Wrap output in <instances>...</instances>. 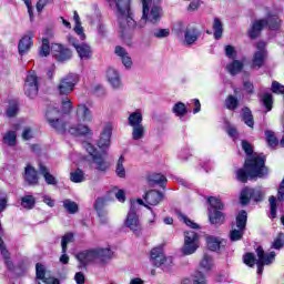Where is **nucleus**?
Segmentation results:
<instances>
[{"instance_id": "26", "label": "nucleus", "mask_w": 284, "mask_h": 284, "mask_svg": "<svg viewBox=\"0 0 284 284\" xmlns=\"http://www.w3.org/2000/svg\"><path fill=\"white\" fill-rule=\"evenodd\" d=\"M114 54L116 58L120 59V61H122V64L124 65V68H126V70H130V68H132V57H130V53L125 48L116 45L114 49Z\"/></svg>"}, {"instance_id": "49", "label": "nucleus", "mask_w": 284, "mask_h": 284, "mask_svg": "<svg viewBox=\"0 0 284 284\" xmlns=\"http://www.w3.org/2000/svg\"><path fill=\"white\" fill-rule=\"evenodd\" d=\"M72 241H74V235L72 233H67L64 236H62V241H61L62 254H65V252H68V244L72 243Z\"/></svg>"}, {"instance_id": "27", "label": "nucleus", "mask_w": 284, "mask_h": 284, "mask_svg": "<svg viewBox=\"0 0 284 284\" xmlns=\"http://www.w3.org/2000/svg\"><path fill=\"white\" fill-rule=\"evenodd\" d=\"M165 261V253H163V246H156L151 250V263L155 265V267H161L164 265Z\"/></svg>"}, {"instance_id": "2", "label": "nucleus", "mask_w": 284, "mask_h": 284, "mask_svg": "<svg viewBox=\"0 0 284 284\" xmlns=\"http://www.w3.org/2000/svg\"><path fill=\"white\" fill-rule=\"evenodd\" d=\"M244 169L237 170V181L247 183V179H263L267 176V168H265V156L254 153L244 163Z\"/></svg>"}, {"instance_id": "43", "label": "nucleus", "mask_w": 284, "mask_h": 284, "mask_svg": "<svg viewBox=\"0 0 284 284\" xmlns=\"http://www.w3.org/2000/svg\"><path fill=\"white\" fill-rule=\"evenodd\" d=\"M172 112L175 116H185L187 114V106L183 102H178L172 106Z\"/></svg>"}, {"instance_id": "58", "label": "nucleus", "mask_w": 284, "mask_h": 284, "mask_svg": "<svg viewBox=\"0 0 284 284\" xmlns=\"http://www.w3.org/2000/svg\"><path fill=\"white\" fill-rule=\"evenodd\" d=\"M54 3V0H38L36 4L37 12H43V8L47 6H52Z\"/></svg>"}, {"instance_id": "55", "label": "nucleus", "mask_w": 284, "mask_h": 284, "mask_svg": "<svg viewBox=\"0 0 284 284\" xmlns=\"http://www.w3.org/2000/svg\"><path fill=\"white\" fill-rule=\"evenodd\" d=\"M18 112H19V104H17V101H11L9 103V108L7 109V116L9 118L17 116Z\"/></svg>"}, {"instance_id": "38", "label": "nucleus", "mask_w": 284, "mask_h": 284, "mask_svg": "<svg viewBox=\"0 0 284 284\" xmlns=\"http://www.w3.org/2000/svg\"><path fill=\"white\" fill-rule=\"evenodd\" d=\"M242 121H244L245 125L248 128H254V115H252L250 108L242 109Z\"/></svg>"}, {"instance_id": "23", "label": "nucleus", "mask_w": 284, "mask_h": 284, "mask_svg": "<svg viewBox=\"0 0 284 284\" xmlns=\"http://www.w3.org/2000/svg\"><path fill=\"white\" fill-rule=\"evenodd\" d=\"M75 258L80 263V267H88L90 263H94L97 261V254L94 248L93 250H85L75 255Z\"/></svg>"}, {"instance_id": "37", "label": "nucleus", "mask_w": 284, "mask_h": 284, "mask_svg": "<svg viewBox=\"0 0 284 284\" xmlns=\"http://www.w3.org/2000/svg\"><path fill=\"white\" fill-rule=\"evenodd\" d=\"M132 128V139L133 141H141V139L145 138V126L143 124H140L138 126H131Z\"/></svg>"}, {"instance_id": "34", "label": "nucleus", "mask_w": 284, "mask_h": 284, "mask_svg": "<svg viewBox=\"0 0 284 284\" xmlns=\"http://www.w3.org/2000/svg\"><path fill=\"white\" fill-rule=\"evenodd\" d=\"M73 21L75 23L73 28L75 34H78L82 41H85V33L83 32V27L81 26V18L77 11L73 12Z\"/></svg>"}, {"instance_id": "30", "label": "nucleus", "mask_w": 284, "mask_h": 284, "mask_svg": "<svg viewBox=\"0 0 284 284\" xmlns=\"http://www.w3.org/2000/svg\"><path fill=\"white\" fill-rule=\"evenodd\" d=\"M95 252V261H99L102 263V265H105V263H110L112 260V250L110 248H103V247H97L94 248Z\"/></svg>"}, {"instance_id": "60", "label": "nucleus", "mask_w": 284, "mask_h": 284, "mask_svg": "<svg viewBox=\"0 0 284 284\" xmlns=\"http://www.w3.org/2000/svg\"><path fill=\"white\" fill-rule=\"evenodd\" d=\"M242 150H244L245 154H247V156H252L254 150L252 149V144H250V142L243 140L242 141Z\"/></svg>"}, {"instance_id": "36", "label": "nucleus", "mask_w": 284, "mask_h": 284, "mask_svg": "<svg viewBox=\"0 0 284 284\" xmlns=\"http://www.w3.org/2000/svg\"><path fill=\"white\" fill-rule=\"evenodd\" d=\"M70 181L72 183H84L87 181L85 172L81 169H77L70 173Z\"/></svg>"}, {"instance_id": "7", "label": "nucleus", "mask_w": 284, "mask_h": 284, "mask_svg": "<svg viewBox=\"0 0 284 284\" xmlns=\"http://www.w3.org/2000/svg\"><path fill=\"white\" fill-rule=\"evenodd\" d=\"M266 26H267V28H270V30H278V28L281 26V20H278V16H270L266 20L265 19L255 20L252 23L251 29L248 30V37L251 39H256V37H258V34H261V31Z\"/></svg>"}, {"instance_id": "62", "label": "nucleus", "mask_w": 284, "mask_h": 284, "mask_svg": "<svg viewBox=\"0 0 284 284\" xmlns=\"http://www.w3.org/2000/svg\"><path fill=\"white\" fill-rule=\"evenodd\" d=\"M32 136H34V133L32 132V129L26 128L22 132V139L24 141H30V139H32Z\"/></svg>"}, {"instance_id": "29", "label": "nucleus", "mask_w": 284, "mask_h": 284, "mask_svg": "<svg viewBox=\"0 0 284 284\" xmlns=\"http://www.w3.org/2000/svg\"><path fill=\"white\" fill-rule=\"evenodd\" d=\"M106 79L110 85H112V88H114L115 90H119V88H121V75H119V71H116V69L112 67L109 68L106 70Z\"/></svg>"}, {"instance_id": "10", "label": "nucleus", "mask_w": 284, "mask_h": 284, "mask_svg": "<svg viewBox=\"0 0 284 284\" xmlns=\"http://www.w3.org/2000/svg\"><path fill=\"white\" fill-rule=\"evenodd\" d=\"M79 83V75L75 73H69L62 77L57 85V92L63 97H68V94H72L74 92V88Z\"/></svg>"}, {"instance_id": "12", "label": "nucleus", "mask_w": 284, "mask_h": 284, "mask_svg": "<svg viewBox=\"0 0 284 284\" xmlns=\"http://www.w3.org/2000/svg\"><path fill=\"white\" fill-rule=\"evenodd\" d=\"M201 245L200 236L194 231H185L184 232V245L182 247V253L185 256H190L194 254L196 250H199Z\"/></svg>"}, {"instance_id": "17", "label": "nucleus", "mask_w": 284, "mask_h": 284, "mask_svg": "<svg viewBox=\"0 0 284 284\" xmlns=\"http://www.w3.org/2000/svg\"><path fill=\"white\" fill-rule=\"evenodd\" d=\"M69 42L71 45H73V48H75L81 61H88V59H92V49L90 45L85 43H77V39L73 37H69Z\"/></svg>"}, {"instance_id": "39", "label": "nucleus", "mask_w": 284, "mask_h": 284, "mask_svg": "<svg viewBox=\"0 0 284 284\" xmlns=\"http://www.w3.org/2000/svg\"><path fill=\"white\" fill-rule=\"evenodd\" d=\"M226 70L227 72H230V74H232V77H234L239 74L241 70H243V62L239 60H234L233 62L226 65Z\"/></svg>"}, {"instance_id": "5", "label": "nucleus", "mask_w": 284, "mask_h": 284, "mask_svg": "<svg viewBox=\"0 0 284 284\" xmlns=\"http://www.w3.org/2000/svg\"><path fill=\"white\" fill-rule=\"evenodd\" d=\"M139 205H143V200H131V206L124 221L125 227H128L136 236L141 234L142 230L141 221L139 220V215L136 214V212H139Z\"/></svg>"}, {"instance_id": "16", "label": "nucleus", "mask_w": 284, "mask_h": 284, "mask_svg": "<svg viewBox=\"0 0 284 284\" xmlns=\"http://www.w3.org/2000/svg\"><path fill=\"white\" fill-rule=\"evenodd\" d=\"M265 42L260 41L256 44V51L253 54L252 65L253 68H263L265 63V58L267 57V51L265 50Z\"/></svg>"}, {"instance_id": "6", "label": "nucleus", "mask_w": 284, "mask_h": 284, "mask_svg": "<svg viewBox=\"0 0 284 284\" xmlns=\"http://www.w3.org/2000/svg\"><path fill=\"white\" fill-rule=\"evenodd\" d=\"M84 150H87L88 154L91 156V163L98 172H106L110 170V162L105 159V156H108L106 151L100 153L91 143H84Z\"/></svg>"}, {"instance_id": "15", "label": "nucleus", "mask_w": 284, "mask_h": 284, "mask_svg": "<svg viewBox=\"0 0 284 284\" xmlns=\"http://www.w3.org/2000/svg\"><path fill=\"white\" fill-rule=\"evenodd\" d=\"M251 199L253 201H263V191L261 189H244L240 195V203L247 205Z\"/></svg>"}, {"instance_id": "64", "label": "nucleus", "mask_w": 284, "mask_h": 284, "mask_svg": "<svg viewBox=\"0 0 284 284\" xmlns=\"http://www.w3.org/2000/svg\"><path fill=\"white\" fill-rule=\"evenodd\" d=\"M74 278H75V282H77L78 284H83V283H85V276H84L83 273H81V272L77 273L75 276H74Z\"/></svg>"}, {"instance_id": "41", "label": "nucleus", "mask_w": 284, "mask_h": 284, "mask_svg": "<svg viewBox=\"0 0 284 284\" xmlns=\"http://www.w3.org/2000/svg\"><path fill=\"white\" fill-rule=\"evenodd\" d=\"M213 37L214 39H221L223 37V22L219 18L213 19Z\"/></svg>"}, {"instance_id": "54", "label": "nucleus", "mask_w": 284, "mask_h": 284, "mask_svg": "<svg viewBox=\"0 0 284 284\" xmlns=\"http://www.w3.org/2000/svg\"><path fill=\"white\" fill-rule=\"evenodd\" d=\"M40 57H48L50 54V40L42 39V45L39 51Z\"/></svg>"}, {"instance_id": "3", "label": "nucleus", "mask_w": 284, "mask_h": 284, "mask_svg": "<svg viewBox=\"0 0 284 284\" xmlns=\"http://www.w3.org/2000/svg\"><path fill=\"white\" fill-rule=\"evenodd\" d=\"M108 2L111 8H115L116 10L122 32H128V30H132L136 26V22L130 14V0H108Z\"/></svg>"}, {"instance_id": "52", "label": "nucleus", "mask_w": 284, "mask_h": 284, "mask_svg": "<svg viewBox=\"0 0 284 284\" xmlns=\"http://www.w3.org/2000/svg\"><path fill=\"white\" fill-rule=\"evenodd\" d=\"M4 143L7 145H16L17 144V133L14 131H9L4 136H3Z\"/></svg>"}, {"instance_id": "59", "label": "nucleus", "mask_w": 284, "mask_h": 284, "mask_svg": "<svg viewBox=\"0 0 284 284\" xmlns=\"http://www.w3.org/2000/svg\"><path fill=\"white\" fill-rule=\"evenodd\" d=\"M224 50L227 59H232V60L236 59V49L234 47L229 44L224 48Z\"/></svg>"}, {"instance_id": "45", "label": "nucleus", "mask_w": 284, "mask_h": 284, "mask_svg": "<svg viewBox=\"0 0 284 284\" xmlns=\"http://www.w3.org/2000/svg\"><path fill=\"white\" fill-rule=\"evenodd\" d=\"M37 203V200L32 195H24L21 197V205L24 210H32Z\"/></svg>"}, {"instance_id": "21", "label": "nucleus", "mask_w": 284, "mask_h": 284, "mask_svg": "<svg viewBox=\"0 0 284 284\" xmlns=\"http://www.w3.org/2000/svg\"><path fill=\"white\" fill-rule=\"evenodd\" d=\"M75 119L78 123H92L94 116L92 111L85 104H79L75 110Z\"/></svg>"}, {"instance_id": "35", "label": "nucleus", "mask_w": 284, "mask_h": 284, "mask_svg": "<svg viewBox=\"0 0 284 284\" xmlns=\"http://www.w3.org/2000/svg\"><path fill=\"white\" fill-rule=\"evenodd\" d=\"M39 170H40V174H42L48 185H57V179L54 178V175L50 173V170H48L45 165L40 164Z\"/></svg>"}, {"instance_id": "13", "label": "nucleus", "mask_w": 284, "mask_h": 284, "mask_svg": "<svg viewBox=\"0 0 284 284\" xmlns=\"http://www.w3.org/2000/svg\"><path fill=\"white\" fill-rule=\"evenodd\" d=\"M214 267V260L212 256L204 254L202 261L200 262L201 272H210ZM201 272L195 273L193 284H207L205 281V275Z\"/></svg>"}, {"instance_id": "61", "label": "nucleus", "mask_w": 284, "mask_h": 284, "mask_svg": "<svg viewBox=\"0 0 284 284\" xmlns=\"http://www.w3.org/2000/svg\"><path fill=\"white\" fill-rule=\"evenodd\" d=\"M182 220L184 221L185 225H187V227H191L192 230H199V224L187 219L185 215H182Z\"/></svg>"}, {"instance_id": "18", "label": "nucleus", "mask_w": 284, "mask_h": 284, "mask_svg": "<svg viewBox=\"0 0 284 284\" xmlns=\"http://www.w3.org/2000/svg\"><path fill=\"white\" fill-rule=\"evenodd\" d=\"M51 52L57 61H70L72 59V51L63 44L54 43L51 45Z\"/></svg>"}, {"instance_id": "56", "label": "nucleus", "mask_w": 284, "mask_h": 284, "mask_svg": "<svg viewBox=\"0 0 284 284\" xmlns=\"http://www.w3.org/2000/svg\"><path fill=\"white\" fill-rule=\"evenodd\" d=\"M266 141L271 148H276L278 145V140L274 135V132L272 131H266L265 132Z\"/></svg>"}, {"instance_id": "63", "label": "nucleus", "mask_w": 284, "mask_h": 284, "mask_svg": "<svg viewBox=\"0 0 284 284\" xmlns=\"http://www.w3.org/2000/svg\"><path fill=\"white\" fill-rule=\"evenodd\" d=\"M199 8H201V0H193L190 4H189V12H194L196 10H199Z\"/></svg>"}, {"instance_id": "44", "label": "nucleus", "mask_w": 284, "mask_h": 284, "mask_svg": "<svg viewBox=\"0 0 284 284\" xmlns=\"http://www.w3.org/2000/svg\"><path fill=\"white\" fill-rule=\"evenodd\" d=\"M63 207L69 214H77L79 212V204L70 199L63 201Z\"/></svg>"}, {"instance_id": "25", "label": "nucleus", "mask_w": 284, "mask_h": 284, "mask_svg": "<svg viewBox=\"0 0 284 284\" xmlns=\"http://www.w3.org/2000/svg\"><path fill=\"white\" fill-rule=\"evenodd\" d=\"M144 201L146 204L143 202V204L140 205H144L148 210H152L150 205H159V203L163 201V193L156 190H151L145 194Z\"/></svg>"}, {"instance_id": "24", "label": "nucleus", "mask_w": 284, "mask_h": 284, "mask_svg": "<svg viewBox=\"0 0 284 284\" xmlns=\"http://www.w3.org/2000/svg\"><path fill=\"white\" fill-rule=\"evenodd\" d=\"M34 38V34L29 33L27 36H23L21 40L18 42V52L20 57H26L30 50H32V45H34V42L32 39Z\"/></svg>"}, {"instance_id": "8", "label": "nucleus", "mask_w": 284, "mask_h": 284, "mask_svg": "<svg viewBox=\"0 0 284 284\" xmlns=\"http://www.w3.org/2000/svg\"><path fill=\"white\" fill-rule=\"evenodd\" d=\"M156 3H159V0H142V19H145L149 23L161 21V7Z\"/></svg>"}, {"instance_id": "22", "label": "nucleus", "mask_w": 284, "mask_h": 284, "mask_svg": "<svg viewBox=\"0 0 284 284\" xmlns=\"http://www.w3.org/2000/svg\"><path fill=\"white\" fill-rule=\"evenodd\" d=\"M36 274L37 278L42 281L44 284H59V280L50 276V273L45 271V266H43V264L38 263L36 265ZM38 284H41V282H38Z\"/></svg>"}, {"instance_id": "4", "label": "nucleus", "mask_w": 284, "mask_h": 284, "mask_svg": "<svg viewBox=\"0 0 284 284\" xmlns=\"http://www.w3.org/2000/svg\"><path fill=\"white\" fill-rule=\"evenodd\" d=\"M257 260L254 256V253H246L243 256V262L248 267H254L257 265V274H263L264 265H272V262L276 258V253L271 251L270 253H265L262 246L256 248Z\"/></svg>"}, {"instance_id": "19", "label": "nucleus", "mask_w": 284, "mask_h": 284, "mask_svg": "<svg viewBox=\"0 0 284 284\" xmlns=\"http://www.w3.org/2000/svg\"><path fill=\"white\" fill-rule=\"evenodd\" d=\"M280 202V203H284V178L280 184V187L277 190V199L276 196L272 195L270 199H268V203L271 205V213H270V219H276V210H277V205H276V202Z\"/></svg>"}, {"instance_id": "31", "label": "nucleus", "mask_w": 284, "mask_h": 284, "mask_svg": "<svg viewBox=\"0 0 284 284\" xmlns=\"http://www.w3.org/2000/svg\"><path fill=\"white\" fill-rule=\"evenodd\" d=\"M206 245L211 252H217L221 247H225V240L212 235L206 236Z\"/></svg>"}, {"instance_id": "33", "label": "nucleus", "mask_w": 284, "mask_h": 284, "mask_svg": "<svg viewBox=\"0 0 284 284\" xmlns=\"http://www.w3.org/2000/svg\"><path fill=\"white\" fill-rule=\"evenodd\" d=\"M128 123L130 128L143 125V113L139 110L130 113L128 118Z\"/></svg>"}, {"instance_id": "48", "label": "nucleus", "mask_w": 284, "mask_h": 284, "mask_svg": "<svg viewBox=\"0 0 284 284\" xmlns=\"http://www.w3.org/2000/svg\"><path fill=\"white\" fill-rule=\"evenodd\" d=\"M72 111V100L70 98H64L61 101V114H70Z\"/></svg>"}, {"instance_id": "47", "label": "nucleus", "mask_w": 284, "mask_h": 284, "mask_svg": "<svg viewBox=\"0 0 284 284\" xmlns=\"http://www.w3.org/2000/svg\"><path fill=\"white\" fill-rule=\"evenodd\" d=\"M225 108L226 110H236V108H239V98L234 95H227L225 99Z\"/></svg>"}, {"instance_id": "40", "label": "nucleus", "mask_w": 284, "mask_h": 284, "mask_svg": "<svg viewBox=\"0 0 284 284\" xmlns=\"http://www.w3.org/2000/svg\"><path fill=\"white\" fill-rule=\"evenodd\" d=\"M149 183H155V185H160L163 187L164 183H168V178L161 173H153L149 175Z\"/></svg>"}, {"instance_id": "32", "label": "nucleus", "mask_w": 284, "mask_h": 284, "mask_svg": "<svg viewBox=\"0 0 284 284\" xmlns=\"http://www.w3.org/2000/svg\"><path fill=\"white\" fill-rule=\"evenodd\" d=\"M209 221L212 225H223L225 215L219 210L209 209Z\"/></svg>"}, {"instance_id": "46", "label": "nucleus", "mask_w": 284, "mask_h": 284, "mask_svg": "<svg viewBox=\"0 0 284 284\" xmlns=\"http://www.w3.org/2000/svg\"><path fill=\"white\" fill-rule=\"evenodd\" d=\"M0 254L4 258V263L9 270H12V262H10V253L8 252V248L3 245V240L0 237Z\"/></svg>"}, {"instance_id": "14", "label": "nucleus", "mask_w": 284, "mask_h": 284, "mask_svg": "<svg viewBox=\"0 0 284 284\" xmlns=\"http://www.w3.org/2000/svg\"><path fill=\"white\" fill-rule=\"evenodd\" d=\"M24 94L29 97V99H34L37 94H39V81L37 79V73L30 72L27 75L24 83Z\"/></svg>"}, {"instance_id": "42", "label": "nucleus", "mask_w": 284, "mask_h": 284, "mask_svg": "<svg viewBox=\"0 0 284 284\" xmlns=\"http://www.w3.org/2000/svg\"><path fill=\"white\" fill-rule=\"evenodd\" d=\"M124 163L125 158L121 155L115 165V174L119 176V179H125V166L123 165Z\"/></svg>"}, {"instance_id": "53", "label": "nucleus", "mask_w": 284, "mask_h": 284, "mask_svg": "<svg viewBox=\"0 0 284 284\" xmlns=\"http://www.w3.org/2000/svg\"><path fill=\"white\" fill-rule=\"evenodd\" d=\"M207 202L210 203L209 210H223V204L219 197H209Z\"/></svg>"}, {"instance_id": "51", "label": "nucleus", "mask_w": 284, "mask_h": 284, "mask_svg": "<svg viewBox=\"0 0 284 284\" xmlns=\"http://www.w3.org/2000/svg\"><path fill=\"white\" fill-rule=\"evenodd\" d=\"M152 37L155 39H168V37H170V29H154Z\"/></svg>"}, {"instance_id": "50", "label": "nucleus", "mask_w": 284, "mask_h": 284, "mask_svg": "<svg viewBox=\"0 0 284 284\" xmlns=\"http://www.w3.org/2000/svg\"><path fill=\"white\" fill-rule=\"evenodd\" d=\"M284 247V233H278L272 242L273 250H282Z\"/></svg>"}, {"instance_id": "9", "label": "nucleus", "mask_w": 284, "mask_h": 284, "mask_svg": "<svg viewBox=\"0 0 284 284\" xmlns=\"http://www.w3.org/2000/svg\"><path fill=\"white\" fill-rule=\"evenodd\" d=\"M175 30H179L178 38L182 39L183 45H194L199 40V30L194 28V26H185L182 22H179L175 26Z\"/></svg>"}, {"instance_id": "28", "label": "nucleus", "mask_w": 284, "mask_h": 284, "mask_svg": "<svg viewBox=\"0 0 284 284\" xmlns=\"http://www.w3.org/2000/svg\"><path fill=\"white\" fill-rule=\"evenodd\" d=\"M23 179L29 185H39V174L37 173V169L30 164L24 168Z\"/></svg>"}, {"instance_id": "11", "label": "nucleus", "mask_w": 284, "mask_h": 284, "mask_svg": "<svg viewBox=\"0 0 284 284\" xmlns=\"http://www.w3.org/2000/svg\"><path fill=\"white\" fill-rule=\"evenodd\" d=\"M247 225V212L241 211L236 219L235 223L231 226L230 239L231 241H241L243 234H245V226Z\"/></svg>"}, {"instance_id": "20", "label": "nucleus", "mask_w": 284, "mask_h": 284, "mask_svg": "<svg viewBox=\"0 0 284 284\" xmlns=\"http://www.w3.org/2000/svg\"><path fill=\"white\" fill-rule=\"evenodd\" d=\"M112 139V126L111 124H106L100 134V139L98 141V146L102 152H105L106 150L110 149V143Z\"/></svg>"}, {"instance_id": "1", "label": "nucleus", "mask_w": 284, "mask_h": 284, "mask_svg": "<svg viewBox=\"0 0 284 284\" xmlns=\"http://www.w3.org/2000/svg\"><path fill=\"white\" fill-rule=\"evenodd\" d=\"M49 125L55 130L59 134H72L73 136H81L83 134H88L90 132V128L84 124H71L63 122L61 120V111H59L55 106H49L45 113Z\"/></svg>"}, {"instance_id": "57", "label": "nucleus", "mask_w": 284, "mask_h": 284, "mask_svg": "<svg viewBox=\"0 0 284 284\" xmlns=\"http://www.w3.org/2000/svg\"><path fill=\"white\" fill-rule=\"evenodd\" d=\"M262 103L263 105L266 108V112H270V110H272V94L270 93H265L263 97H262Z\"/></svg>"}]
</instances>
